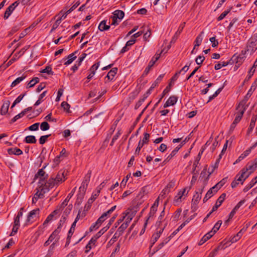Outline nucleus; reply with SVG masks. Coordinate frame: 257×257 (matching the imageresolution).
Segmentation results:
<instances>
[{
	"label": "nucleus",
	"instance_id": "8fccbe9b",
	"mask_svg": "<svg viewBox=\"0 0 257 257\" xmlns=\"http://www.w3.org/2000/svg\"><path fill=\"white\" fill-rule=\"evenodd\" d=\"M42 73H47L49 75H53V71H52V67L50 66H47L45 69L40 71Z\"/></svg>",
	"mask_w": 257,
	"mask_h": 257
},
{
	"label": "nucleus",
	"instance_id": "603ef678",
	"mask_svg": "<svg viewBox=\"0 0 257 257\" xmlns=\"http://www.w3.org/2000/svg\"><path fill=\"white\" fill-rule=\"evenodd\" d=\"M50 125L47 121H44L40 125V128L43 131H46L49 129Z\"/></svg>",
	"mask_w": 257,
	"mask_h": 257
},
{
	"label": "nucleus",
	"instance_id": "cd10ccee",
	"mask_svg": "<svg viewBox=\"0 0 257 257\" xmlns=\"http://www.w3.org/2000/svg\"><path fill=\"white\" fill-rule=\"evenodd\" d=\"M109 29L110 26L106 25V20L101 21L98 26V29L100 31H106Z\"/></svg>",
	"mask_w": 257,
	"mask_h": 257
},
{
	"label": "nucleus",
	"instance_id": "864d4df0",
	"mask_svg": "<svg viewBox=\"0 0 257 257\" xmlns=\"http://www.w3.org/2000/svg\"><path fill=\"white\" fill-rule=\"evenodd\" d=\"M127 223H123L118 228L117 230V231L118 233H120L121 235H122V233L123 232L124 230L127 227Z\"/></svg>",
	"mask_w": 257,
	"mask_h": 257
},
{
	"label": "nucleus",
	"instance_id": "aec40b11",
	"mask_svg": "<svg viewBox=\"0 0 257 257\" xmlns=\"http://www.w3.org/2000/svg\"><path fill=\"white\" fill-rule=\"evenodd\" d=\"M86 190L80 189L79 188V193L77 194V198L76 203L79 205L82 201V200L85 194Z\"/></svg>",
	"mask_w": 257,
	"mask_h": 257
},
{
	"label": "nucleus",
	"instance_id": "9d476101",
	"mask_svg": "<svg viewBox=\"0 0 257 257\" xmlns=\"http://www.w3.org/2000/svg\"><path fill=\"white\" fill-rule=\"evenodd\" d=\"M245 53L241 51V54H239L238 56H236L234 54L232 58L230 59V61L231 62V64L233 63L234 62L237 64L238 63V65H240L243 61Z\"/></svg>",
	"mask_w": 257,
	"mask_h": 257
},
{
	"label": "nucleus",
	"instance_id": "f03ea898",
	"mask_svg": "<svg viewBox=\"0 0 257 257\" xmlns=\"http://www.w3.org/2000/svg\"><path fill=\"white\" fill-rule=\"evenodd\" d=\"M245 104V102L241 101L237 106L236 108L237 112L235 113L236 116L233 120L235 122L238 123L242 118L243 114L246 109Z\"/></svg>",
	"mask_w": 257,
	"mask_h": 257
},
{
	"label": "nucleus",
	"instance_id": "5fc2aeb1",
	"mask_svg": "<svg viewBox=\"0 0 257 257\" xmlns=\"http://www.w3.org/2000/svg\"><path fill=\"white\" fill-rule=\"evenodd\" d=\"M164 214H165L164 211H162L161 213L160 216L158 218V221L156 222L157 226H158L159 227H161V226H164V225H162V222L163 217H164Z\"/></svg>",
	"mask_w": 257,
	"mask_h": 257
},
{
	"label": "nucleus",
	"instance_id": "7ed1b4c3",
	"mask_svg": "<svg viewBox=\"0 0 257 257\" xmlns=\"http://www.w3.org/2000/svg\"><path fill=\"white\" fill-rule=\"evenodd\" d=\"M46 183H42L41 185H38V188L36 189L37 192L34 194V198L36 200H38L39 198L44 197V194L48 192L50 188L48 186H45Z\"/></svg>",
	"mask_w": 257,
	"mask_h": 257
},
{
	"label": "nucleus",
	"instance_id": "c85d7f7f",
	"mask_svg": "<svg viewBox=\"0 0 257 257\" xmlns=\"http://www.w3.org/2000/svg\"><path fill=\"white\" fill-rule=\"evenodd\" d=\"M18 54H15L13 58H12L6 65L4 64L1 65L0 66V69L4 68V69H6L7 67L11 65L18 58Z\"/></svg>",
	"mask_w": 257,
	"mask_h": 257
},
{
	"label": "nucleus",
	"instance_id": "13d9d810",
	"mask_svg": "<svg viewBox=\"0 0 257 257\" xmlns=\"http://www.w3.org/2000/svg\"><path fill=\"white\" fill-rule=\"evenodd\" d=\"M101 188H99V189H97V191H96V192L94 194H93L91 196V197H90V198L89 199V201L90 202H93L95 199L96 198H97V197L99 195V193L100 192V190H101Z\"/></svg>",
	"mask_w": 257,
	"mask_h": 257
},
{
	"label": "nucleus",
	"instance_id": "de8ad7c7",
	"mask_svg": "<svg viewBox=\"0 0 257 257\" xmlns=\"http://www.w3.org/2000/svg\"><path fill=\"white\" fill-rule=\"evenodd\" d=\"M226 197L225 193H222L217 199L215 203L216 204H218L219 206H220L223 202L224 201Z\"/></svg>",
	"mask_w": 257,
	"mask_h": 257
},
{
	"label": "nucleus",
	"instance_id": "dca6fc26",
	"mask_svg": "<svg viewBox=\"0 0 257 257\" xmlns=\"http://www.w3.org/2000/svg\"><path fill=\"white\" fill-rule=\"evenodd\" d=\"M75 224L74 223H72V225H71V228L68 233V235H67V239H66V243H65V247H67L70 242V240H71V236L73 234V233H74V230H75Z\"/></svg>",
	"mask_w": 257,
	"mask_h": 257
},
{
	"label": "nucleus",
	"instance_id": "ddd939ff",
	"mask_svg": "<svg viewBox=\"0 0 257 257\" xmlns=\"http://www.w3.org/2000/svg\"><path fill=\"white\" fill-rule=\"evenodd\" d=\"M68 156V153L65 148H63L60 153V155L56 156L54 159V163L57 165L60 162L63 160L65 158Z\"/></svg>",
	"mask_w": 257,
	"mask_h": 257
},
{
	"label": "nucleus",
	"instance_id": "ea45409f",
	"mask_svg": "<svg viewBox=\"0 0 257 257\" xmlns=\"http://www.w3.org/2000/svg\"><path fill=\"white\" fill-rule=\"evenodd\" d=\"M155 63L156 62L154 61V59H152V60L150 61L148 66L146 67L144 72V75H147L149 73L151 69L154 66Z\"/></svg>",
	"mask_w": 257,
	"mask_h": 257
},
{
	"label": "nucleus",
	"instance_id": "6ab92c4d",
	"mask_svg": "<svg viewBox=\"0 0 257 257\" xmlns=\"http://www.w3.org/2000/svg\"><path fill=\"white\" fill-rule=\"evenodd\" d=\"M177 102V96H170L164 105V107L166 108L171 105H174Z\"/></svg>",
	"mask_w": 257,
	"mask_h": 257
},
{
	"label": "nucleus",
	"instance_id": "680f3d73",
	"mask_svg": "<svg viewBox=\"0 0 257 257\" xmlns=\"http://www.w3.org/2000/svg\"><path fill=\"white\" fill-rule=\"evenodd\" d=\"M144 138H143V140L141 141V143H143V145L148 143V142L149 141L150 137V134L147 133H144Z\"/></svg>",
	"mask_w": 257,
	"mask_h": 257
},
{
	"label": "nucleus",
	"instance_id": "4d7b16f0",
	"mask_svg": "<svg viewBox=\"0 0 257 257\" xmlns=\"http://www.w3.org/2000/svg\"><path fill=\"white\" fill-rule=\"evenodd\" d=\"M61 105L64 110L66 111L67 112H70L69 110L70 105L66 101H63Z\"/></svg>",
	"mask_w": 257,
	"mask_h": 257
},
{
	"label": "nucleus",
	"instance_id": "2f4dec72",
	"mask_svg": "<svg viewBox=\"0 0 257 257\" xmlns=\"http://www.w3.org/2000/svg\"><path fill=\"white\" fill-rule=\"evenodd\" d=\"M76 53L77 51H75L74 53H71L68 56L67 58L68 60L65 62V65H68L72 63V62L76 58V56H75V54Z\"/></svg>",
	"mask_w": 257,
	"mask_h": 257
},
{
	"label": "nucleus",
	"instance_id": "412c9836",
	"mask_svg": "<svg viewBox=\"0 0 257 257\" xmlns=\"http://www.w3.org/2000/svg\"><path fill=\"white\" fill-rule=\"evenodd\" d=\"M8 153L9 155H21L23 151L18 148H11L8 149Z\"/></svg>",
	"mask_w": 257,
	"mask_h": 257
},
{
	"label": "nucleus",
	"instance_id": "c756f323",
	"mask_svg": "<svg viewBox=\"0 0 257 257\" xmlns=\"http://www.w3.org/2000/svg\"><path fill=\"white\" fill-rule=\"evenodd\" d=\"M40 209L39 208H37L34 209L30 212L27 219V222H29L31 221V218H33L35 216H36L37 215L39 214Z\"/></svg>",
	"mask_w": 257,
	"mask_h": 257
},
{
	"label": "nucleus",
	"instance_id": "7c9ffc66",
	"mask_svg": "<svg viewBox=\"0 0 257 257\" xmlns=\"http://www.w3.org/2000/svg\"><path fill=\"white\" fill-rule=\"evenodd\" d=\"M203 33V32L201 33L200 34H199L196 38L194 43L195 45L193 48V49L192 50L191 53H193L194 52V49H195L196 47H198L200 45L202 41V38L201 37V35Z\"/></svg>",
	"mask_w": 257,
	"mask_h": 257
},
{
	"label": "nucleus",
	"instance_id": "3c124183",
	"mask_svg": "<svg viewBox=\"0 0 257 257\" xmlns=\"http://www.w3.org/2000/svg\"><path fill=\"white\" fill-rule=\"evenodd\" d=\"M255 69H253L252 68H250L249 71L248 72V75L245 78L244 80V82H247L250 80V79L251 78L252 76L253 75L254 72H255Z\"/></svg>",
	"mask_w": 257,
	"mask_h": 257
},
{
	"label": "nucleus",
	"instance_id": "4be33fe9",
	"mask_svg": "<svg viewBox=\"0 0 257 257\" xmlns=\"http://www.w3.org/2000/svg\"><path fill=\"white\" fill-rule=\"evenodd\" d=\"M257 183V176L253 178L251 181L243 188V191L246 192L251 189Z\"/></svg>",
	"mask_w": 257,
	"mask_h": 257
},
{
	"label": "nucleus",
	"instance_id": "39448f33",
	"mask_svg": "<svg viewBox=\"0 0 257 257\" xmlns=\"http://www.w3.org/2000/svg\"><path fill=\"white\" fill-rule=\"evenodd\" d=\"M159 197H158L155 200L153 205L151 206V207L150 208V212L148 214V217L146 220V222L145 223V227H146L149 221L150 220H151L153 218L154 216L155 215V214L157 210V208H158V204H159Z\"/></svg>",
	"mask_w": 257,
	"mask_h": 257
},
{
	"label": "nucleus",
	"instance_id": "b1692460",
	"mask_svg": "<svg viewBox=\"0 0 257 257\" xmlns=\"http://www.w3.org/2000/svg\"><path fill=\"white\" fill-rule=\"evenodd\" d=\"M213 172V170H212L211 171L208 172V174L207 173V170L206 169H204L202 172H201L200 177L203 179L204 182H206L208 180L210 175Z\"/></svg>",
	"mask_w": 257,
	"mask_h": 257
},
{
	"label": "nucleus",
	"instance_id": "bf43d9fd",
	"mask_svg": "<svg viewBox=\"0 0 257 257\" xmlns=\"http://www.w3.org/2000/svg\"><path fill=\"white\" fill-rule=\"evenodd\" d=\"M109 228V226H105L102 228L98 232H97L95 235L98 238L104 233L107 229Z\"/></svg>",
	"mask_w": 257,
	"mask_h": 257
},
{
	"label": "nucleus",
	"instance_id": "052dcab7",
	"mask_svg": "<svg viewBox=\"0 0 257 257\" xmlns=\"http://www.w3.org/2000/svg\"><path fill=\"white\" fill-rule=\"evenodd\" d=\"M24 115H25L24 112L22 111L21 113H20L19 114L16 115L14 117H13L11 119L10 123H14L16 120H17L18 119L22 117Z\"/></svg>",
	"mask_w": 257,
	"mask_h": 257
},
{
	"label": "nucleus",
	"instance_id": "a19ab883",
	"mask_svg": "<svg viewBox=\"0 0 257 257\" xmlns=\"http://www.w3.org/2000/svg\"><path fill=\"white\" fill-rule=\"evenodd\" d=\"M222 224L221 220H218L214 225V227L212 229V230L210 232H212V235H213L217 230H219L220 225Z\"/></svg>",
	"mask_w": 257,
	"mask_h": 257
},
{
	"label": "nucleus",
	"instance_id": "6e6552de",
	"mask_svg": "<svg viewBox=\"0 0 257 257\" xmlns=\"http://www.w3.org/2000/svg\"><path fill=\"white\" fill-rule=\"evenodd\" d=\"M257 168V158H255L253 161L248 162L245 168L243 169L246 173L247 171H250L248 173H251L254 172Z\"/></svg>",
	"mask_w": 257,
	"mask_h": 257
},
{
	"label": "nucleus",
	"instance_id": "a18cd8bd",
	"mask_svg": "<svg viewBox=\"0 0 257 257\" xmlns=\"http://www.w3.org/2000/svg\"><path fill=\"white\" fill-rule=\"evenodd\" d=\"M26 78V76H24L23 75L21 77L17 78L16 80H15L11 84V87H13L18 84H19L22 81H23Z\"/></svg>",
	"mask_w": 257,
	"mask_h": 257
},
{
	"label": "nucleus",
	"instance_id": "bb28decb",
	"mask_svg": "<svg viewBox=\"0 0 257 257\" xmlns=\"http://www.w3.org/2000/svg\"><path fill=\"white\" fill-rule=\"evenodd\" d=\"M10 103L9 101L4 103L0 110V113L2 115H5L8 112Z\"/></svg>",
	"mask_w": 257,
	"mask_h": 257
},
{
	"label": "nucleus",
	"instance_id": "58836bf2",
	"mask_svg": "<svg viewBox=\"0 0 257 257\" xmlns=\"http://www.w3.org/2000/svg\"><path fill=\"white\" fill-rule=\"evenodd\" d=\"M229 64H231V62L229 60L227 62H222L221 63H218L214 66V69L216 70L220 69L222 67H225Z\"/></svg>",
	"mask_w": 257,
	"mask_h": 257
},
{
	"label": "nucleus",
	"instance_id": "49530a36",
	"mask_svg": "<svg viewBox=\"0 0 257 257\" xmlns=\"http://www.w3.org/2000/svg\"><path fill=\"white\" fill-rule=\"evenodd\" d=\"M231 9H232V7H230L229 9H228L227 10H225L224 12H223L217 18V20L218 21H220L223 20L226 17V16L230 12Z\"/></svg>",
	"mask_w": 257,
	"mask_h": 257
},
{
	"label": "nucleus",
	"instance_id": "37998d69",
	"mask_svg": "<svg viewBox=\"0 0 257 257\" xmlns=\"http://www.w3.org/2000/svg\"><path fill=\"white\" fill-rule=\"evenodd\" d=\"M228 243L229 242L228 241L225 242V241L223 240L215 249H216L217 251L219 250L224 249L228 246Z\"/></svg>",
	"mask_w": 257,
	"mask_h": 257
},
{
	"label": "nucleus",
	"instance_id": "473e14b6",
	"mask_svg": "<svg viewBox=\"0 0 257 257\" xmlns=\"http://www.w3.org/2000/svg\"><path fill=\"white\" fill-rule=\"evenodd\" d=\"M201 198V195L197 193H195L193 196V198L192 200V205H197L199 203V201Z\"/></svg>",
	"mask_w": 257,
	"mask_h": 257
},
{
	"label": "nucleus",
	"instance_id": "e2e57ef3",
	"mask_svg": "<svg viewBox=\"0 0 257 257\" xmlns=\"http://www.w3.org/2000/svg\"><path fill=\"white\" fill-rule=\"evenodd\" d=\"M139 93V92H138L137 91H134V92L131 93L130 94L129 97H128L129 101H132L134 100L136 98V97L138 95Z\"/></svg>",
	"mask_w": 257,
	"mask_h": 257
},
{
	"label": "nucleus",
	"instance_id": "6e6d98bb",
	"mask_svg": "<svg viewBox=\"0 0 257 257\" xmlns=\"http://www.w3.org/2000/svg\"><path fill=\"white\" fill-rule=\"evenodd\" d=\"M51 136V134L42 136L39 139V143L41 145L44 144L47 141L48 138Z\"/></svg>",
	"mask_w": 257,
	"mask_h": 257
},
{
	"label": "nucleus",
	"instance_id": "c9c22d12",
	"mask_svg": "<svg viewBox=\"0 0 257 257\" xmlns=\"http://www.w3.org/2000/svg\"><path fill=\"white\" fill-rule=\"evenodd\" d=\"M167 242H168V241H165V242H164V241H163V242H161V243H160V244H159V245L158 246V247H157V249H153V250L152 251V249H151V250H150V251H149V253H148V254H149V257H152V256L153 255V254H154V253H155L157 251H158L159 249H161V248L164 246V245L165 243H167Z\"/></svg>",
	"mask_w": 257,
	"mask_h": 257
},
{
	"label": "nucleus",
	"instance_id": "e433bc0d",
	"mask_svg": "<svg viewBox=\"0 0 257 257\" xmlns=\"http://www.w3.org/2000/svg\"><path fill=\"white\" fill-rule=\"evenodd\" d=\"M113 16L115 17L117 19L121 20L123 18L124 13L121 10H116L113 13Z\"/></svg>",
	"mask_w": 257,
	"mask_h": 257
},
{
	"label": "nucleus",
	"instance_id": "1a4fd4ad",
	"mask_svg": "<svg viewBox=\"0 0 257 257\" xmlns=\"http://www.w3.org/2000/svg\"><path fill=\"white\" fill-rule=\"evenodd\" d=\"M250 173H247L242 169L235 176V178L238 182H240L242 184L244 181L248 177Z\"/></svg>",
	"mask_w": 257,
	"mask_h": 257
},
{
	"label": "nucleus",
	"instance_id": "f704fd0d",
	"mask_svg": "<svg viewBox=\"0 0 257 257\" xmlns=\"http://www.w3.org/2000/svg\"><path fill=\"white\" fill-rule=\"evenodd\" d=\"M187 189V188H184L182 191H180L179 192H178V201L179 199L181 200L183 196H186L188 193L189 189H188V190L186 191Z\"/></svg>",
	"mask_w": 257,
	"mask_h": 257
},
{
	"label": "nucleus",
	"instance_id": "09e8293b",
	"mask_svg": "<svg viewBox=\"0 0 257 257\" xmlns=\"http://www.w3.org/2000/svg\"><path fill=\"white\" fill-rule=\"evenodd\" d=\"M164 76V74L160 75L155 82L152 84L151 89H154L161 81Z\"/></svg>",
	"mask_w": 257,
	"mask_h": 257
},
{
	"label": "nucleus",
	"instance_id": "393cba45",
	"mask_svg": "<svg viewBox=\"0 0 257 257\" xmlns=\"http://www.w3.org/2000/svg\"><path fill=\"white\" fill-rule=\"evenodd\" d=\"M117 68L114 67L112 68L107 73L106 76L105 78H107L108 80H112L115 74L117 73Z\"/></svg>",
	"mask_w": 257,
	"mask_h": 257
},
{
	"label": "nucleus",
	"instance_id": "338daca9",
	"mask_svg": "<svg viewBox=\"0 0 257 257\" xmlns=\"http://www.w3.org/2000/svg\"><path fill=\"white\" fill-rule=\"evenodd\" d=\"M61 22V21L60 20V19H58L55 22V23L54 24V25H53L52 26V28L51 30V31L50 32H52L53 31H54L55 30H56L58 27L59 26V25L60 24Z\"/></svg>",
	"mask_w": 257,
	"mask_h": 257
},
{
	"label": "nucleus",
	"instance_id": "20e7f679",
	"mask_svg": "<svg viewBox=\"0 0 257 257\" xmlns=\"http://www.w3.org/2000/svg\"><path fill=\"white\" fill-rule=\"evenodd\" d=\"M46 166L47 165H46L42 169L39 170L38 172L35 175V180L37 178H39L38 185H41L42 183L44 184L47 181L46 180L48 179V175L44 171V169L46 168Z\"/></svg>",
	"mask_w": 257,
	"mask_h": 257
},
{
	"label": "nucleus",
	"instance_id": "69168bd1",
	"mask_svg": "<svg viewBox=\"0 0 257 257\" xmlns=\"http://www.w3.org/2000/svg\"><path fill=\"white\" fill-rule=\"evenodd\" d=\"M209 40L212 44V47L214 48L218 46V40L216 39L215 37H212L210 38Z\"/></svg>",
	"mask_w": 257,
	"mask_h": 257
},
{
	"label": "nucleus",
	"instance_id": "774afa93",
	"mask_svg": "<svg viewBox=\"0 0 257 257\" xmlns=\"http://www.w3.org/2000/svg\"><path fill=\"white\" fill-rule=\"evenodd\" d=\"M39 124H40L39 122L35 123L31 125V126H30L28 127V129H29V130L31 131H37L39 128Z\"/></svg>",
	"mask_w": 257,
	"mask_h": 257
},
{
	"label": "nucleus",
	"instance_id": "9b49d317",
	"mask_svg": "<svg viewBox=\"0 0 257 257\" xmlns=\"http://www.w3.org/2000/svg\"><path fill=\"white\" fill-rule=\"evenodd\" d=\"M91 175V171L89 170L87 174L84 177V179L81 183V185L79 187V189L86 191L88 183L90 181Z\"/></svg>",
	"mask_w": 257,
	"mask_h": 257
},
{
	"label": "nucleus",
	"instance_id": "79ce46f5",
	"mask_svg": "<svg viewBox=\"0 0 257 257\" xmlns=\"http://www.w3.org/2000/svg\"><path fill=\"white\" fill-rule=\"evenodd\" d=\"M14 10L13 9L12 7L9 6L6 10L4 15V19L5 20H7L8 19V18L10 16L11 14L13 13V12Z\"/></svg>",
	"mask_w": 257,
	"mask_h": 257
},
{
	"label": "nucleus",
	"instance_id": "0eeeda50",
	"mask_svg": "<svg viewBox=\"0 0 257 257\" xmlns=\"http://www.w3.org/2000/svg\"><path fill=\"white\" fill-rule=\"evenodd\" d=\"M177 77V72H176L174 76L172 77V78L170 79V81L168 85V86L166 87V88L164 90L162 96L160 98V99L159 100V101L156 103L155 106H157L158 104L160 102L161 100L162 99V98L167 94L171 90V87L172 86H173L175 84V81L177 80L176 78Z\"/></svg>",
	"mask_w": 257,
	"mask_h": 257
},
{
	"label": "nucleus",
	"instance_id": "f257e3e1",
	"mask_svg": "<svg viewBox=\"0 0 257 257\" xmlns=\"http://www.w3.org/2000/svg\"><path fill=\"white\" fill-rule=\"evenodd\" d=\"M64 173V171L60 170L57 175L52 174L48 180L45 182V186H48L50 189H51L63 182L65 180Z\"/></svg>",
	"mask_w": 257,
	"mask_h": 257
},
{
	"label": "nucleus",
	"instance_id": "f3484780",
	"mask_svg": "<svg viewBox=\"0 0 257 257\" xmlns=\"http://www.w3.org/2000/svg\"><path fill=\"white\" fill-rule=\"evenodd\" d=\"M257 87V78L254 80V81L252 83V85L250 87V88L248 91L247 94L245 96V99L247 100L252 95L253 92L254 91L255 88Z\"/></svg>",
	"mask_w": 257,
	"mask_h": 257
},
{
	"label": "nucleus",
	"instance_id": "a211bd4d",
	"mask_svg": "<svg viewBox=\"0 0 257 257\" xmlns=\"http://www.w3.org/2000/svg\"><path fill=\"white\" fill-rule=\"evenodd\" d=\"M175 185V181H172L167 185V186L163 190L162 193L163 194L162 196L166 194L167 193H168L172 189H173Z\"/></svg>",
	"mask_w": 257,
	"mask_h": 257
},
{
	"label": "nucleus",
	"instance_id": "4c0bfd02",
	"mask_svg": "<svg viewBox=\"0 0 257 257\" xmlns=\"http://www.w3.org/2000/svg\"><path fill=\"white\" fill-rule=\"evenodd\" d=\"M165 227V225L161 227H159L156 229V232L153 234L152 236H154L155 238H157L159 239V238L160 237V235L162 232L164 230Z\"/></svg>",
	"mask_w": 257,
	"mask_h": 257
},
{
	"label": "nucleus",
	"instance_id": "4468645a",
	"mask_svg": "<svg viewBox=\"0 0 257 257\" xmlns=\"http://www.w3.org/2000/svg\"><path fill=\"white\" fill-rule=\"evenodd\" d=\"M76 187H75L72 191L68 194L66 198L63 201V202L61 203V204L59 206V210H62L63 208L67 206L68 202L70 199L73 195L75 191Z\"/></svg>",
	"mask_w": 257,
	"mask_h": 257
},
{
	"label": "nucleus",
	"instance_id": "a878e982",
	"mask_svg": "<svg viewBox=\"0 0 257 257\" xmlns=\"http://www.w3.org/2000/svg\"><path fill=\"white\" fill-rule=\"evenodd\" d=\"M213 236L212 232H208L205 234L198 243L199 245H201Z\"/></svg>",
	"mask_w": 257,
	"mask_h": 257
},
{
	"label": "nucleus",
	"instance_id": "72a5a7b5",
	"mask_svg": "<svg viewBox=\"0 0 257 257\" xmlns=\"http://www.w3.org/2000/svg\"><path fill=\"white\" fill-rule=\"evenodd\" d=\"M24 142L28 144H35L37 140L34 136H28L25 138Z\"/></svg>",
	"mask_w": 257,
	"mask_h": 257
},
{
	"label": "nucleus",
	"instance_id": "f8f14e48",
	"mask_svg": "<svg viewBox=\"0 0 257 257\" xmlns=\"http://www.w3.org/2000/svg\"><path fill=\"white\" fill-rule=\"evenodd\" d=\"M61 224H60L58 227L52 232L49 236L50 240H55L54 242H58L60 239L59 233L61 231Z\"/></svg>",
	"mask_w": 257,
	"mask_h": 257
},
{
	"label": "nucleus",
	"instance_id": "0e129e2a",
	"mask_svg": "<svg viewBox=\"0 0 257 257\" xmlns=\"http://www.w3.org/2000/svg\"><path fill=\"white\" fill-rule=\"evenodd\" d=\"M101 224L100 222H98V220L93 223L89 228L90 231H92L94 229H97Z\"/></svg>",
	"mask_w": 257,
	"mask_h": 257
},
{
	"label": "nucleus",
	"instance_id": "c03bdc74",
	"mask_svg": "<svg viewBox=\"0 0 257 257\" xmlns=\"http://www.w3.org/2000/svg\"><path fill=\"white\" fill-rule=\"evenodd\" d=\"M109 215L110 214L107 213V211L104 212L97 219L98 222L102 224Z\"/></svg>",
	"mask_w": 257,
	"mask_h": 257
},
{
	"label": "nucleus",
	"instance_id": "2eb2a0df",
	"mask_svg": "<svg viewBox=\"0 0 257 257\" xmlns=\"http://www.w3.org/2000/svg\"><path fill=\"white\" fill-rule=\"evenodd\" d=\"M246 230V227H245L244 226L243 228L235 235L231 238L230 241H231L232 243L236 242L240 238L243 233L245 232Z\"/></svg>",
	"mask_w": 257,
	"mask_h": 257
},
{
	"label": "nucleus",
	"instance_id": "5701e85b",
	"mask_svg": "<svg viewBox=\"0 0 257 257\" xmlns=\"http://www.w3.org/2000/svg\"><path fill=\"white\" fill-rule=\"evenodd\" d=\"M256 119H257V114H255V115L253 114L251 117L249 126L247 130V133L248 134H249L250 132H251L253 130V128L255 126V123Z\"/></svg>",
	"mask_w": 257,
	"mask_h": 257
},
{
	"label": "nucleus",
	"instance_id": "423d86ee",
	"mask_svg": "<svg viewBox=\"0 0 257 257\" xmlns=\"http://www.w3.org/2000/svg\"><path fill=\"white\" fill-rule=\"evenodd\" d=\"M257 50V33L254 34L249 40V45L247 46V51L251 53Z\"/></svg>",
	"mask_w": 257,
	"mask_h": 257
}]
</instances>
